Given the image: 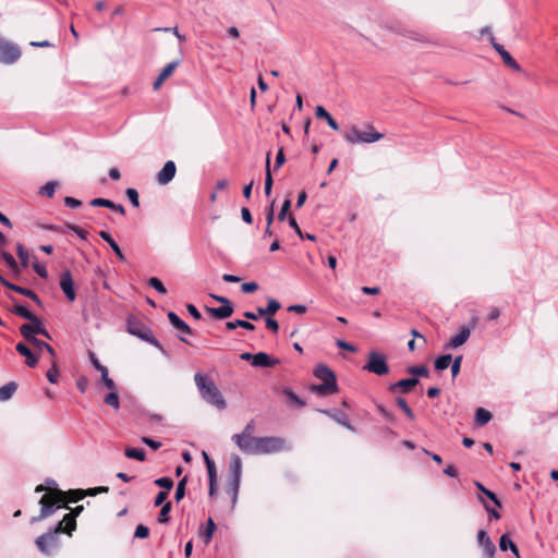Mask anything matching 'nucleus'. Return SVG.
I'll list each match as a JSON object with an SVG mask.
<instances>
[{"label":"nucleus","instance_id":"2eb2a0df","mask_svg":"<svg viewBox=\"0 0 558 558\" xmlns=\"http://www.w3.org/2000/svg\"><path fill=\"white\" fill-rule=\"evenodd\" d=\"M280 363L279 359L272 357L266 352L254 354L252 365L255 367H274Z\"/></svg>","mask_w":558,"mask_h":558},{"label":"nucleus","instance_id":"dca6fc26","mask_svg":"<svg viewBox=\"0 0 558 558\" xmlns=\"http://www.w3.org/2000/svg\"><path fill=\"white\" fill-rule=\"evenodd\" d=\"M494 49L499 53L504 63L514 71H521L520 64L512 58V56L504 48L502 45L493 43Z\"/></svg>","mask_w":558,"mask_h":558},{"label":"nucleus","instance_id":"39448f33","mask_svg":"<svg viewBox=\"0 0 558 558\" xmlns=\"http://www.w3.org/2000/svg\"><path fill=\"white\" fill-rule=\"evenodd\" d=\"M343 137L351 145L372 144L381 140L384 134L377 132L372 124H366L363 131L356 126H351L344 132Z\"/></svg>","mask_w":558,"mask_h":558},{"label":"nucleus","instance_id":"0eeeda50","mask_svg":"<svg viewBox=\"0 0 558 558\" xmlns=\"http://www.w3.org/2000/svg\"><path fill=\"white\" fill-rule=\"evenodd\" d=\"M257 447L255 448V456L270 454L280 451L290 450L291 447L287 445L286 440L281 437L267 436L257 438Z\"/></svg>","mask_w":558,"mask_h":558},{"label":"nucleus","instance_id":"bb28decb","mask_svg":"<svg viewBox=\"0 0 558 558\" xmlns=\"http://www.w3.org/2000/svg\"><path fill=\"white\" fill-rule=\"evenodd\" d=\"M17 389V385L14 381H10L0 387V401L4 402L10 400Z\"/></svg>","mask_w":558,"mask_h":558},{"label":"nucleus","instance_id":"58836bf2","mask_svg":"<svg viewBox=\"0 0 558 558\" xmlns=\"http://www.w3.org/2000/svg\"><path fill=\"white\" fill-rule=\"evenodd\" d=\"M104 402L114 410L120 408L119 396L116 390H110V392L105 397Z\"/></svg>","mask_w":558,"mask_h":558},{"label":"nucleus","instance_id":"0e129e2a","mask_svg":"<svg viewBox=\"0 0 558 558\" xmlns=\"http://www.w3.org/2000/svg\"><path fill=\"white\" fill-rule=\"evenodd\" d=\"M241 289L244 293H253L258 289V284L254 281L245 282L242 284Z\"/></svg>","mask_w":558,"mask_h":558},{"label":"nucleus","instance_id":"8fccbe9b","mask_svg":"<svg viewBox=\"0 0 558 558\" xmlns=\"http://www.w3.org/2000/svg\"><path fill=\"white\" fill-rule=\"evenodd\" d=\"M155 485L165 488L166 490H170L173 486V481L170 477H159L155 480Z\"/></svg>","mask_w":558,"mask_h":558},{"label":"nucleus","instance_id":"4be33fe9","mask_svg":"<svg viewBox=\"0 0 558 558\" xmlns=\"http://www.w3.org/2000/svg\"><path fill=\"white\" fill-rule=\"evenodd\" d=\"M99 236L109 244V246L112 248V251L114 252L116 256L118 257V259L120 262H124L125 260V256L123 254V252L121 251L120 246L118 245V243L114 241V239L111 236V234L107 231H100L99 232Z\"/></svg>","mask_w":558,"mask_h":558},{"label":"nucleus","instance_id":"4c0bfd02","mask_svg":"<svg viewBox=\"0 0 558 558\" xmlns=\"http://www.w3.org/2000/svg\"><path fill=\"white\" fill-rule=\"evenodd\" d=\"M16 253L21 260L22 267L26 268L28 266L29 253L20 242L16 244Z\"/></svg>","mask_w":558,"mask_h":558},{"label":"nucleus","instance_id":"49530a36","mask_svg":"<svg viewBox=\"0 0 558 558\" xmlns=\"http://www.w3.org/2000/svg\"><path fill=\"white\" fill-rule=\"evenodd\" d=\"M148 284L160 294L167 293V289L165 288L163 283L156 277L149 278Z\"/></svg>","mask_w":558,"mask_h":558},{"label":"nucleus","instance_id":"69168bd1","mask_svg":"<svg viewBox=\"0 0 558 558\" xmlns=\"http://www.w3.org/2000/svg\"><path fill=\"white\" fill-rule=\"evenodd\" d=\"M167 497H168L167 492H159L155 498L154 506L155 507L163 506V504H166Z\"/></svg>","mask_w":558,"mask_h":558},{"label":"nucleus","instance_id":"e433bc0d","mask_svg":"<svg viewBox=\"0 0 558 558\" xmlns=\"http://www.w3.org/2000/svg\"><path fill=\"white\" fill-rule=\"evenodd\" d=\"M124 454L130 459H136L138 461H144L146 459L145 451L140 448H128L125 449Z\"/></svg>","mask_w":558,"mask_h":558},{"label":"nucleus","instance_id":"5fc2aeb1","mask_svg":"<svg viewBox=\"0 0 558 558\" xmlns=\"http://www.w3.org/2000/svg\"><path fill=\"white\" fill-rule=\"evenodd\" d=\"M33 268L34 270L36 271V274L43 278V279H47L48 277V271H47V268L44 264H40L38 262H35L33 263Z\"/></svg>","mask_w":558,"mask_h":558},{"label":"nucleus","instance_id":"423d86ee","mask_svg":"<svg viewBox=\"0 0 558 558\" xmlns=\"http://www.w3.org/2000/svg\"><path fill=\"white\" fill-rule=\"evenodd\" d=\"M126 330L130 335L140 338L141 340L154 345L161 352H165L161 343L154 336L153 330L145 324L135 318H129L126 322Z\"/></svg>","mask_w":558,"mask_h":558},{"label":"nucleus","instance_id":"20e7f679","mask_svg":"<svg viewBox=\"0 0 558 558\" xmlns=\"http://www.w3.org/2000/svg\"><path fill=\"white\" fill-rule=\"evenodd\" d=\"M63 531L62 522L49 529L35 541L37 549L45 556H52L59 549V534Z\"/></svg>","mask_w":558,"mask_h":558},{"label":"nucleus","instance_id":"6e6552de","mask_svg":"<svg viewBox=\"0 0 558 558\" xmlns=\"http://www.w3.org/2000/svg\"><path fill=\"white\" fill-rule=\"evenodd\" d=\"M363 369L378 376L388 374L389 366L386 355L377 351H371L368 353L367 363L363 366Z\"/></svg>","mask_w":558,"mask_h":558},{"label":"nucleus","instance_id":"2f4dec72","mask_svg":"<svg viewBox=\"0 0 558 558\" xmlns=\"http://www.w3.org/2000/svg\"><path fill=\"white\" fill-rule=\"evenodd\" d=\"M274 180L270 172V153L267 154L266 158V175H265V194L270 195Z\"/></svg>","mask_w":558,"mask_h":558},{"label":"nucleus","instance_id":"393cba45","mask_svg":"<svg viewBox=\"0 0 558 558\" xmlns=\"http://www.w3.org/2000/svg\"><path fill=\"white\" fill-rule=\"evenodd\" d=\"M16 351L26 357V365L29 366V367H35L36 364H37V357L32 353L31 349L22 343V342H19L16 344Z\"/></svg>","mask_w":558,"mask_h":558},{"label":"nucleus","instance_id":"3c124183","mask_svg":"<svg viewBox=\"0 0 558 558\" xmlns=\"http://www.w3.org/2000/svg\"><path fill=\"white\" fill-rule=\"evenodd\" d=\"M46 376L51 384H56L58 381L59 371L57 368L56 362L52 363V366L50 369H48Z\"/></svg>","mask_w":558,"mask_h":558},{"label":"nucleus","instance_id":"09e8293b","mask_svg":"<svg viewBox=\"0 0 558 558\" xmlns=\"http://www.w3.org/2000/svg\"><path fill=\"white\" fill-rule=\"evenodd\" d=\"M125 194H126V197L129 198V201L132 203V205L134 207H138L140 206L138 193H137V191L135 189H133V187L128 189Z\"/></svg>","mask_w":558,"mask_h":558},{"label":"nucleus","instance_id":"ddd939ff","mask_svg":"<svg viewBox=\"0 0 558 558\" xmlns=\"http://www.w3.org/2000/svg\"><path fill=\"white\" fill-rule=\"evenodd\" d=\"M13 313L20 317H23L33 324L37 325L38 332L47 338H50L48 331L41 327L39 319L24 305H16Z\"/></svg>","mask_w":558,"mask_h":558},{"label":"nucleus","instance_id":"f8f14e48","mask_svg":"<svg viewBox=\"0 0 558 558\" xmlns=\"http://www.w3.org/2000/svg\"><path fill=\"white\" fill-rule=\"evenodd\" d=\"M477 544L482 548L486 558L495 557L496 546L485 530H480L477 532Z\"/></svg>","mask_w":558,"mask_h":558},{"label":"nucleus","instance_id":"412c9836","mask_svg":"<svg viewBox=\"0 0 558 558\" xmlns=\"http://www.w3.org/2000/svg\"><path fill=\"white\" fill-rule=\"evenodd\" d=\"M167 317L169 319V323L178 331H180L182 333H186V335L192 332L190 326L184 320H182L174 312H169Z\"/></svg>","mask_w":558,"mask_h":558},{"label":"nucleus","instance_id":"f03ea898","mask_svg":"<svg viewBox=\"0 0 558 558\" xmlns=\"http://www.w3.org/2000/svg\"><path fill=\"white\" fill-rule=\"evenodd\" d=\"M194 381L199 396L204 401L217 408L218 410H225L227 408V402L222 393L208 375L196 373L194 375Z\"/></svg>","mask_w":558,"mask_h":558},{"label":"nucleus","instance_id":"f3484780","mask_svg":"<svg viewBox=\"0 0 558 558\" xmlns=\"http://www.w3.org/2000/svg\"><path fill=\"white\" fill-rule=\"evenodd\" d=\"M207 311L210 313V315L216 319H225L232 315L233 313V305L231 301H228V303H223L219 307H208Z\"/></svg>","mask_w":558,"mask_h":558},{"label":"nucleus","instance_id":"052dcab7","mask_svg":"<svg viewBox=\"0 0 558 558\" xmlns=\"http://www.w3.org/2000/svg\"><path fill=\"white\" fill-rule=\"evenodd\" d=\"M142 442H144L145 445H147L148 447H150L151 449L154 450H157L161 447V442L158 441V440H155V439H151L149 437H142Z\"/></svg>","mask_w":558,"mask_h":558},{"label":"nucleus","instance_id":"603ef678","mask_svg":"<svg viewBox=\"0 0 558 558\" xmlns=\"http://www.w3.org/2000/svg\"><path fill=\"white\" fill-rule=\"evenodd\" d=\"M462 355L456 356L450 365H451V375L452 377H456L460 373L461 363H462Z\"/></svg>","mask_w":558,"mask_h":558},{"label":"nucleus","instance_id":"a18cd8bd","mask_svg":"<svg viewBox=\"0 0 558 558\" xmlns=\"http://www.w3.org/2000/svg\"><path fill=\"white\" fill-rule=\"evenodd\" d=\"M398 407L404 412V414L410 418L414 420L415 415L412 409L408 405L407 401L403 398L397 399Z\"/></svg>","mask_w":558,"mask_h":558},{"label":"nucleus","instance_id":"4d7b16f0","mask_svg":"<svg viewBox=\"0 0 558 558\" xmlns=\"http://www.w3.org/2000/svg\"><path fill=\"white\" fill-rule=\"evenodd\" d=\"M149 535V529L143 524H138L135 529L134 537L145 538Z\"/></svg>","mask_w":558,"mask_h":558},{"label":"nucleus","instance_id":"72a5a7b5","mask_svg":"<svg viewBox=\"0 0 558 558\" xmlns=\"http://www.w3.org/2000/svg\"><path fill=\"white\" fill-rule=\"evenodd\" d=\"M1 258L3 259V262L5 263L8 268H10L13 272L20 271L19 264L16 263L15 258L13 257V255L11 253H9L7 251H2Z\"/></svg>","mask_w":558,"mask_h":558},{"label":"nucleus","instance_id":"9d476101","mask_svg":"<svg viewBox=\"0 0 558 558\" xmlns=\"http://www.w3.org/2000/svg\"><path fill=\"white\" fill-rule=\"evenodd\" d=\"M257 438L258 437H246V436H232V441L236 445V447L246 454L255 456V448L257 447Z\"/></svg>","mask_w":558,"mask_h":558},{"label":"nucleus","instance_id":"a211bd4d","mask_svg":"<svg viewBox=\"0 0 558 558\" xmlns=\"http://www.w3.org/2000/svg\"><path fill=\"white\" fill-rule=\"evenodd\" d=\"M470 337V330L466 327H462L459 332L452 337L448 343L445 344V349H453L464 344Z\"/></svg>","mask_w":558,"mask_h":558},{"label":"nucleus","instance_id":"b1692460","mask_svg":"<svg viewBox=\"0 0 558 558\" xmlns=\"http://www.w3.org/2000/svg\"><path fill=\"white\" fill-rule=\"evenodd\" d=\"M242 474V461L238 454L231 456L230 462V480H236L241 482Z\"/></svg>","mask_w":558,"mask_h":558},{"label":"nucleus","instance_id":"cd10ccee","mask_svg":"<svg viewBox=\"0 0 558 558\" xmlns=\"http://www.w3.org/2000/svg\"><path fill=\"white\" fill-rule=\"evenodd\" d=\"M20 332L32 344H34V339H37L35 337V335L39 333L36 324H33V325H27V324L22 325L21 328H20Z\"/></svg>","mask_w":558,"mask_h":558},{"label":"nucleus","instance_id":"f257e3e1","mask_svg":"<svg viewBox=\"0 0 558 558\" xmlns=\"http://www.w3.org/2000/svg\"><path fill=\"white\" fill-rule=\"evenodd\" d=\"M70 502H76L84 498L85 490L83 489H73L66 493ZM41 508L40 512L37 517H33L31 519V523L39 522L50 515H52L58 509L66 507L65 493L62 490L54 488L50 493L45 494L40 501Z\"/></svg>","mask_w":558,"mask_h":558},{"label":"nucleus","instance_id":"c9c22d12","mask_svg":"<svg viewBox=\"0 0 558 558\" xmlns=\"http://www.w3.org/2000/svg\"><path fill=\"white\" fill-rule=\"evenodd\" d=\"M61 522L63 527L62 532L69 535L76 529V521L72 514H65Z\"/></svg>","mask_w":558,"mask_h":558},{"label":"nucleus","instance_id":"f704fd0d","mask_svg":"<svg viewBox=\"0 0 558 558\" xmlns=\"http://www.w3.org/2000/svg\"><path fill=\"white\" fill-rule=\"evenodd\" d=\"M451 361H452L451 354H444V355L438 356L435 360L436 371H439V372L445 371L446 368H448L450 366Z\"/></svg>","mask_w":558,"mask_h":558},{"label":"nucleus","instance_id":"13d9d810","mask_svg":"<svg viewBox=\"0 0 558 558\" xmlns=\"http://www.w3.org/2000/svg\"><path fill=\"white\" fill-rule=\"evenodd\" d=\"M510 543H513L507 534H504L500 536L499 539V548L501 551H506L507 549H510Z\"/></svg>","mask_w":558,"mask_h":558},{"label":"nucleus","instance_id":"338daca9","mask_svg":"<svg viewBox=\"0 0 558 558\" xmlns=\"http://www.w3.org/2000/svg\"><path fill=\"white\" fill-rule=\"evenodd\" d=\"M64 204L65 206L70 207V208H77L82 205V202L74 198V197H71V196H66L64 198Z\"/></svg>","mask_w":558,"mask_h":558},{"label":"nucleus","instance_id":"4468645a","mask_svg":"<svg viewBox=\"0 0 558 558\" xmlns=\"http://www.w3.org/2000/svg\"><path fill=\"white\" fill-rule=\"evenodd\" d=\"M177 172L175 163L172 160H168L162 169L157 173V181L161 185H166L172 181Z\"/></svg>","mask_w":558,"mask_h":558},{"label":"nucleus","instance_id":"bf43d9fd","mask_svg":"<svg viewBox=\"0 0 558 558\" xmlns=\"http://www.w3.org/2000/svg\"><path fill=\"white\" fill-rule=\"evenodd\" d=\"M255 425L254 421H251L246 424V426L243 428L242 433L236 434L238 436H246V437H254Z\"/></svg>","mask_w":558,"mask_h":558},{"label":"nucleus","instance_id":"de8ad7c7","mask_svg":"<svg viewBox=\"0 0 558 558\" xmlns=\"http://www.w3.org/2000/svg\"><path fill=\"white\" fill-rule=\"evenodd\" d=\"M179 65V61H173V62H170L169 64H167L162 71L160 72V76L162 78H168L172 73L173 71L175 70V68Z\"/></svg>","mask_w":558,"mask_h":558},{"label":"nucleus","instance_id":"774afa93","mask_svg":"<svg viewBox=\"0 0 558 558\" xmlns=\"http://www.w3.org/2000/svg\"><path fill=\"white\" fill-rule=\"evenodd\" d=\"M266 327L271 330L272 332H277L279 329V324L276 319L271 317L266 318Z\"/></svg>","mask_w":558,"mask_h":558},{"label":"nucleus","instance_id":"ea45409f","mask_svg":"<svg viewBox=\"0 0 558 558\" xmlns=\"http://www.w3.org/2000/svg\"><path fill=\"white\" fill-rule=\"evenodd\" d=\"M407 372L414 377L422 376V377H428L429 371L425 365H418V366H409L407 368Z\"/></svg>","mask_w":558,"mask_h":558},{"label":"nucleus","instance_id":"a878e982","mask_svg":"<svg viewBox=\"0 0 558 558\" xmlns=\"http://www.w3.org/2000/svg\"><path fill=\"white\" fill-rule=\"evenodd\" d=\"M315 116L318 118V119H324L326 120L327 124L335 131H338L339 130V124L337 123V121L331 117V114L323 107V106H317L316 109H315Z\"/></svg>","mask_w":558,"mask_h":558},{"label":"nucleus","instance_id":"473e14b6","mask_svg":"<svg viewBox=\"0 0 558 558\" xmlns=\"http://www.w3.org/2000/svg\"><path fill=\"white\" fill-rule=\"evenodd\" d=\"M238 327H241L243 329H246V330H254L255 329V326L247 322V320H243V319H236V320H233V322H228L226 324V328L228 330H233Z\"/></svg>","mask_w":558,"mask_h":558},{"label":"nucleus","instance_id":"79ce46f5","mask_svg":"<svg viewBox=\"0 0 558 558\" xmlns=\"http://www.w3.org/2000/svg\"><path fill=\"white\" fill-rule=\"evenodd\" d=\"M171 511V502L167 501L160 509L158 522L165 524L169 521V513Z\"/></svg>","mask_w":558,"mask_h":558},{"label":"nucleus","instance_id":"7c9ffc66","mask_svg":"<svg viewBox=\"0 0 558 558\" xmlns=\"http://www.w3.org/2000/svg\"><path fill=\"white\" fill-rule=\"evenodd\" d=\"M240 483L236 480H230L227 487V493L231 496L232 509L235 507L238 501V495L240 489Z\"/></svg>","mask_w":558,"mask_h":558},{"label":"nucleus","instance_id":"e2e57ef3","mask_svg":"<svg viewBox=\"0 0 558 558\" xmlns=\"http://www.w3.org/2000/svg\"><path fill=\"white\" fill-rule=\"evenodd\" d=\"M336 345L340 349H343V350H347V351H350V352H355L356 351V347H354L353 344L344 341V340H337L336 341Z\"/></svg>","mask_w":558,"mask_h":558},{"label":"nucleus","instance_id":"c85d7f7f","mask_svg":"<svg viewBox=\"0 0 558 558\" xmlns=\"http://www.w3.org/2000/svg\"><path fill=\"white\" fill-rule=\"evenodd\" d=\"M215 530H216V525H215L213 519L209 518L207 521L206 527H202L199 531V535L206 544H208L211 541Z\"/></svg>","mask_w":558,"mask_h":558},{"label":"nucleus","instance_id":"37998d69","mask_svg":"<svg viewBox=\"0 0 558 558\" xmlns=\"http://www.w3.org/2000/svg\"><path fill=\"white\" fill-rule=\"evenodd\" d=\"M187 480L186 477L182 478L175 489L174 499L177 502H179L183 497L185 496V486H186Z\"/></svg>","mask_w":558,"mask_h":558},{"label":"nucleus","instance_id":"5701e85b","mask_svg":"<svg viewBox=\"0 0 558 558\" xmlns=\"http://www.w3.org/2000/svg\"><path fill=\"white\" fill-rule=\"evenodd\" d=\"M5 287L8 289H10V290H13V291H15V292H17V293H20V294L31 299L37 305H41V301H40L39 296L33 290L20 287V286L14 284V283H11L10 281L8 282V284Z\"/></svg>","mask_w":558,"mask_h":558},{"label":"nucleus","instance_id":"1a4fd4ad","mask_svg":"<svg viewBox=\"0 0 558 558\" xmlns=\"http://www.w3.org/2000/svg\"><path fill=\"white\" fill-rule=\"evenodd\" d=\"M21 57L20 48L0 38V62L5 64L14 63Z\"/></svg>","mask_w":558,"mask_h":558},{"label":"nucleus","instance_id":"c756f323","mask_svg":"<svg viewBox=\"0 0 558 558\" xmlns=\"http://www.w3.org/2000/svg\"><path fill=\"white\" fill-rule=\"evenodd\" d=\"M492 414L489 411L485 410L484 408H477L475 412V424L483 426L487 424L492 420Z\"/></svg>","mask_w":558,"mask_h":558},{"label":"nucleus","instance_id":"a19ab883","mask_svg":"<svg viewBox=\"0 0 558 558\" xmlns=\"http://www.w3.org/2000/svg\"><path fill=\"white\" fill-rule=\"evenodd\" d=\"M58 186V182L49 181L44 186L40 187L39 193L44 196L51 198L54 195L56 187Z\"/></svg>","mask_w":558,"mask_h":558},{"label":"nucleus","instance_id":"c03bdc74","mask_svg":"<svg viewBox=\"0 0 558 558\" xmlns=\"http://www.w3.org/2000/svg\"><path fill=\"white\" fill-rule=\"evenodd\" d=\"M33 345H35L39 351L46 350L52 357L56 356L54 349L49 343H47L43 340L34 339Z\"/></svg>","mask_w":558,"mask_h":558},{"label":"nucleus","instance_id":"6ab92c4d","mask_svg":"<svg viewBox=\"0 0 558 558\" xmlns=\"http://www.w3.org/2000/svg\"><path fill=\"white\" fill-rule=\"evenodd\" d=\"M418 384V379L416 377L403 378L390 385L389 389L391 392H396L397 389H401L402 392H409L413 387Z\"/></svg>","mask_w":558,"mask_h":558},{"label":"nucleus","instance_id":"9b49d317","mask_svg":"<svg viewBox=\"0 0 558 558\" xmlns=\"http://www.w3.org/2000/svg\"><path fill=\"white\" fill-rule=\"evenodd\" d=\"M60 288L70 302L75 300L76 293L74 289V281L71 271L68 269L61 272Z\"/></svg>","mask_w":558,"mask_h":558},{"label":"nucleus","instance_id":"7ed1b4c3","mask_svg":"<svg viewBox=\"0 0 558 558\" xmlns=\"http://www.w3.org/2000/svg\"><path fill=\"white\" fill-rule=\"evenodd\" d=\"M314 376L322 381L313 385L311 390L319 396H328L338 391L336 374L325 364H318L314 368Z\"/></svg>","mask_w":558,"mask_h":558},{"label":"nucleus","instance_id":"864d4df0","mask_svg":"<svg viewBox=\"0 0 558 558\" xmlns=\"http://www.w3.org/2000/svg\"><path fill=\"white\" fill-rule=\"evenodd\" d=\"M279 308L280 303L275 299H270L265 307V312L267 315H274Z\"/></svg>","mask_w":558,"mask_h":558},{"label":"nucleus","instance_id":"aec40b11","mask_svg":"<svg viewBox=\"0 0 558 558\" xmlns=\"http://www.w3.org/2000/svg\"><path fill=\"white\" fill-rule=\"evenodd\" d=\"M89 204L92 206H95V207H106V208H109L111 210L120 213L121 215L125 214L124 207L122 205L116 204L112 201L107 199V198H94V199L90 201Z\"/></svg>","mask_w":558,"mask_h":558},{"label":"nucleus","instance_id":"680f3d73","mask_svg":"<svg viewBox=\"0 0 558 558\" xmlns=\"http://www.w3.org/2000/svg\"><path fill=\"white\" fill-rule=\"evenodd\" d=\"M480 501L483 504L485 510L489 513L492 518H494L495 520H498L500 518V513L496 509H492L482 497H480Z\"/></svg>","mask_w":558,"mask_h":558},{"label":"nucleus","instance_id":"6e6d98bb","mask_svg":"<svg viewBox=\"0 0 558 558\" xmlns=\"http://www.w3.org/2000/svg\"><path fill=\"white\" fill-rule=\"evenodd\" d=\"M290 207H291V201L289 198H287L283 202L282 207L278 214V220L283 221L287 218V214H288Z\"/></svg>","mask_w":558,"mask_h":558}]
</instances>
